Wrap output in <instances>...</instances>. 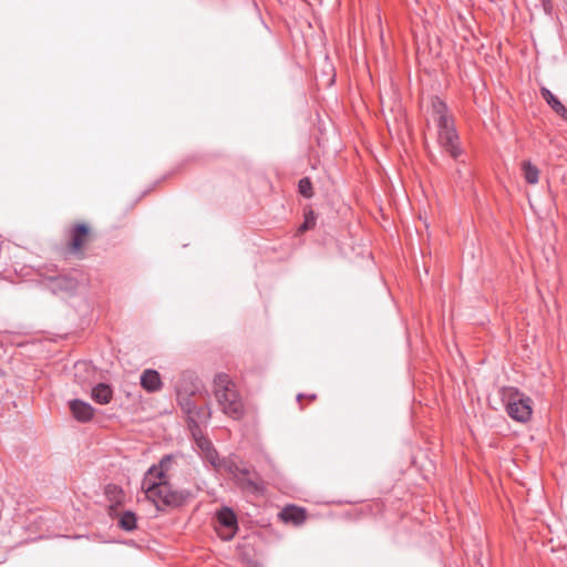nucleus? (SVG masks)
<instances>
[{
  "instance_id": "obj_1",
  "label": "nucleus",
  "mask_w": 567,
  "mask_h": 567,
  "mask_svg": "<svg viewBox=\"0 0 567 567\" xmlns=\"http://www.w3.org/2000/svg\"><path fill=\"white\" fill-rule=\"evenodd\" d=\"M172 461V456H164L158 465L151 466L142 482V488L146 497L154 503L158 511L166 507H181L185 505L193 496L186 488H174L168 482L166 471Z\"/></svg>"
},
{
  "instance_id": "obj_2",
  "label": "nucleus",
  "mask_w": 567,
  "mask_h": 567,
  "mask_svg": "<svg viewBox=\"0 0 567 567\" xmlns=\"http://www.w3.org/2000/svg\"><path fill=\"white\" fill-rule=\"evenodd\" d=\"M214 396L220 411L234 420H240L245 414V405L236 384L226 373L214 378Z\"/></svg>"
},
{
  "instance_id": "obj_3",
  "label": "nucleus",
  "mask_w": 567,
  "mask_h": 567,
  "mask_svg": "<svg viewBox=\"0 0 567 567\" xmlns=\"http://www.w3.org/2000/svg\"><path fill=\"white\" fill-rule=\"evenodd\" d=\"M433 113L439 128V142L449 155L458 159L463 154V148L460 145L458 134L456 132L454 121L449 115L447 105L440 99L433 101Z\"/></svg>"
},
{
  "instance_id": "obj_4",
  "label": "nucleus",
  "mask_w": 567,
  "mask_h": 567,
  "mask_svg": "<svg viewBox=\"0 0 567 567\" xmlns=\"http://www.w3.org/2000/svg\"><path fill=\"white\" fill-rule=\"evenodd\" d=\"M506 412L513 420L526 423L530 420L533 413L530 398L517 390L511 391L506 403Z\"/></svg>"
},
{
  "instance_id": "obj_5",
  "label": "nucleus",
  "mask_w": 567,
  "mask_h": 567,
  "mask_svg": "<svg viewBox=\"0 0 567 567\" xmlns=\"http://www.w3.org/2000/svg\"><path fill=\"white\" fill-rule=\"evenodd\" d=\"M216 520L218 536L225 542L231 540L238 532V520L235 512L230 507L224 506L216 513Z\"/></svg>"
},
{
  "instance_id": "obj_6",
  "label": "nucleus",
  "mask_w": 567,
  "mask_h": 567,
  "mask_svg": "<svg viewBox=\"0 0 567 567\" xmlns=\"http://www.w3.org/2000/svg\"><path fill=\"white\" fill-rule=\"evenodd\" d=\"M194 441L196 443V446L198 447L200 452V456L203 460L208 463L213 468H215L216 465H219V454L214 447L212 441L206 437L203 433L196 434V436H193Z\"/></svg>"
},
{
  "instance_id": "obj_7",
  "label": "nucleus",
  "mask_w": 567,
  "mask_h": 567,
  "mask_svg": "<svg viewBox=\"0 0 567 567\" xmlns=\"http://www.w3.org/2000/svg\"><path fill=\"white\" fill-rule=\"evenodd\" d=\"M200 389L199 379L192 372H183L175 384L176 395H196Z\"/></svg>"
},
{
  "instance_id": "obj_8",
  "label": "nucleus",
  "mask_w": 567,
  "mask_h": 567,
  "mask_svg": "<svg viewBox=\"0 0 567 567\" xmlns=\"http://www.w3.org/2000/svg\"><path fill=\"white\" fill-rule=\"evenodd\" d=\"M186 416L192 435L196 436V434L202 433L200 425L208 422L212 413L209 406L204 405L196 406L195 411H192V413L187 414Z\"/></svg>"
},
{
  "instance_id": "obj_9",
  "label": "nucleus",
  "mask_w": 567,
  "mask_h": 567,
  "mask_svg": "<svg viewBox=\"0 0 567 567\" xmlns=\"http://www.w3.org/2000/svg\"><path fill=\"white\" fill-rule=\"evenodd\" d=\"M70 411L73 417L81 423L90 422L95 413L94 408L80 399H74L69 402Z\"/></svg>"
},
{
  "instance_id": "obj_10",
  "label": "nucleus",
  "mask_w": 567,
  "mask_h": 567,
  "mask_svg": "<svg viewBox=\"0 0 567 567\" xmlns=\"http://www.w3.org/2000/svg\"><path fill=\"white\" fill-rule=\"evenodd\" d=\"M90 235V228L85 224H78L70 230V250L72 252L80 251L84 244L87 241Z\"/></svg>"
},
{
  "instance_id": "obj_11",
  "label": "nucleus",
  "mask_w": 567,
  "mask_h": 567,
  "mask_svg": "<svg viewBox=\"0 0 567 567\" xmlns=\"http://www.w3.org/2000/svg\"><path fill=\"white\" fill-rule=\"evenodd\" d=\"M140 382L142 388L148 393L157 392L163 386L159 373L153 369L145 370L141 374Z\"/></svg>"
},
{
  "instance_id": "obj_12",
  "label": "nucleus",
  "mask_w": 567,
  "mask_h": 567,
  "mask_svg": "<svg viewBox=\"0 0 567 567\" xmlns=\"http://www.w3.org/2000/svg\"><path fill=\"white\" fill-rule=\"evenodd\" d=\"M236 482L245 492L259 493L261 491V482L258 474L251 473L248 468L247 474H240Z\"/></svg>"
},
{
  "instance_id": "obj_13",
  "label": "nucleus",
  "mask_w": 567,
  "mask_h": 567,
  "mask_svg": "<svg viewBox=\"0 0 567 567\" xmlns=\"http://www.w3.org/2000/svg\"><path fill=\"white\" fill-rule=\"evenodd\" d=\"M91 398L97 404H107L113 399V389L107 383H99L92 388Z\"/></svg>"
},
{
  "instance_id": "obj_14",
  "label": "nucleus",
  "mask_w": 567,
  "mask_h": 567,
  "mask_svg": "<svg viewBox=\"0 0 567 567\" xmlns=\"http://www.w3.org/2000/svg\"><path fill=\"white\" fill-rule=\"evenodd\" d=\"M540 94L556 114L561 118L567 120V107L551 93L549 89L543 86L540 89Z\"/></svg>"
},
{
  "instance_id": "obj_15",
  "label": "nucleus",
  "mask_w": 567,
  "mask_h": 567,
  "mask_svg": "<svg viewBox=\"0 0 567 567\" xmlns=\"http://www.w3.org/2000/svg\"><path fill=\"white\" fill-rule=\"evenodd\" d=\"M216 471H225L230 474L235 480H237L240 474H247L246 467H240L234 460L228 457H220L219 465H216Z\"/></svg>"
},
{
  "instance_id": "obj_16",
  "label": "nucleus",
  "mask_w": 567,
  "mask_h": 567,
  "mask_svg": "<svg viewBox=\"0 0 567 567\" xmlns=\"http://www.w3.org/2000/svg\"><path fill=\"white\" fill-rule=\"evenodd\" d=\"M76 280L68 276H59L52 280V290L54 292L58 290L72 291L76 288Z\"/></svg>"
},
{
  "instance_id": "obj_17",
  "label": "nucleus",
  "mask_w": 567,
  "mask_h": 567,
  "mask_svg": "<svg viewBox=\"0 0 567 567\" xmlns=\"http://www.w3.org/2000/svg\"><path fill=\"white\" fill-rule=\"evenodd\" d=\"M281 517L285 522H291L296 525L301 524L306 518V513L303 509L291 506L286 507L282 513Z\"/></svg>"
},
{
  "instance_id": "obj_18",
  "label": "nucleus",
  "mask_w": 567,
  "mask_h": 567,
  "mask_svg": "<svg viewBox=\"0 0 567 567\" xmlns=\"http://www.w3.org/2000/svg\"><path fill=\"white\" fill-rule=\"evenodd\" d=\"M522 171L526 183L530 185H535L538 183L539 169L537 168V166L532 164L529 161H524L522 163Z\"/></svg>"
},
{
  "instance_id": "obj_19",
  "label": "nucleus",
  "mask_w": 567,
  "mask_h": 567,
  "mask_svg": "<svg viewBox=\"0 0 567 567\" xmlns=\"http://www.w3.org/2000/svg\"><path fill=\"white\" fill-rule=\"evenodd\" d=\"M118 526L126 532H132L136 528V515L131 511L122 513L118 519Z\"/></svg>"
},
{
  "instance_id": "obj_20",
  "label": "nucleus",
  "mask_w": 567,
  "mask_h": 567,
  "mask_svg": "<svg viewBox=\"0 0 567 567\" xmlns=\"http://www.w3.org/2000/svg\"><path fill=\"white\" fill-rule=\"evenodd\" d=\"M195 395H176L177 403L182 411L187 415L195 411L197 404L193 400Z\"/></svg>"
},
{
  "instance_id": "obj_21",
  "label": "nucleus",
  "mask_w": 567,
  "mask_h": 567,
  "mask_svg": "<svg viewBox=\"0 0 567 567\" xmlns=\"http://www.w3.org/2000/svg\"><path fill=\"white\" fill-rule=\"evenodd\" d=\"M298 190L306 198H311L313 196L312 183L309 177H303L299 181Z\"/></svg>"
},
{
  "instance_id": "obj_22",
  "label": "nucleus",
  "mask_w": 567,
  "mask_h": 567,
  "mask_svg": "<svg viewBox=\"0 0 567 567\" xmlns=\"http://www.w3.org/2000/svg\"><path fill=\"white\" fill-rule=\"evenodd\" d=\"M315 226H316V215H315V213L312 210H308L305 214V220L300 225L298 231L299 233H305L307 230L312 229Z\"/></svg>"
},
{
  "instance_id": "obj_23",
  "label": "nucleus",
  "mask_w": 567,
  "mask_h": 567,
  "mask_svg": "<svg viewBox=\"0 0 567 567\" xmlns=\"http://www.w3.org/2000/svg\"><path fill=\"white\" fill-rule=\"evenodd\" d=\"M302 396H303V394L299 393V394L297 395V400H298V401H300Z\"/></svg>"
},
{
  "instance_id": "obj_24",
  "label": "nucleus",
  "mask_w": 567,
  "mask_h": 567,
  "mask_svg": "<svg viewBox=\"0 0 567 567\" xmlns=\"http://www.w3.org/2000/svg\"><path fill=\"white\" fill-rule=\"evenodd\" d=\"M309 399H310V400H315V399H316V394H311V395H309Z\"/></svg>"
}]
</instances>
